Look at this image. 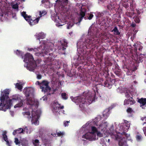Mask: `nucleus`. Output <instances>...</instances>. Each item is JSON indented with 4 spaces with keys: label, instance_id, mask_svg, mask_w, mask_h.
I'll use <instances>...</instances> for the list:
<instances>
[{
    "label": "nucleus",
    "instance_id": "1",
    "mask_svg": "<svg viewBox=\"0 0 146 146\" xmlns=\"http://www.w3.org/2000/svg\"><path fill=\"white\" fill-rule=\"evenodd\" d=\"M90 37L89 39H86L84 42H78V46L81 52L83 53V56H78L77 58L78 63L80 64H83L86 62L84 58L87 60L91 57V50L86 51V48L95 49L98 48L99 46V41L98 39Z\"/></svg>",
    "mask_w": 146,
    "mask_h": 146
},
{
    "label": "nucleus",
    "instance_id": "2",
    "mask_svg": "<svg viewBox=\"0 0 146 146\" xmlns=\"http://www.w3.org/2000/svg\"><path fill=\"white\" fill-rule=\"evenodd\" d=\"M9 90L7 89L1 92L0 97V110L6 111L7 109L10 108L12 102L19 100V97L17 95H13L11 99L9 100Z\"/></svg>",
    "mask_w": 146,
    "mask_h": 146
},
{
    "label": "nucleus",
    "instance_id": "3",
    "mask_svg": "<svg viewBox=\"0 0 146 146\" xmlns=\"http://www.w3.org/2000/svg\"><path fill=\"white\" fill-rule=\"evenodd\" d=\"M102 87V85L100 84H93L92 86V90L94 91V93L93 94L90 92L87 93L85 98V102L86 103L88 102L89 104H90L94 101V96L96 94V92L98 93V90L101 89Z\"/></svg>",
    "mask_w": 146,
    "mask_h": 146
},
{
    "label": "nucleus",
    "instance_id": "4",
    "mask_svg": "<svg viewBox=\"0 0 146 146\" xmlns=\"http://www.w3.org/2000/svg\"><path fill=\"white\" fill-rule=\"evenodd\" d=\"M24 61L28 63L27 67L29 70L33 71L37 66L35 61L32 55L29 53H27L24 56Z\"/></svg>",
    "mask_w": 146,
    "mask_h": 146
},
{
    "label": "nucleus",
    "instance_id": "5",
    "mask_svg": "<svg viewBox=\"0 0 146 146\" xmlns=\"http://www.w3.org/2000/svg\"><path fill=\"white\" fill-rule=\"evenodd\" d=\"M24 115H28L27 116L28 118H29V120H31L33 123H34L35 124L37 125L38 124V116L35 113V111H32V112L31 116H29L30 113L29 111H27L23 113Z\"/></svg>",
    "mask_w": 146,
    "mask_h": 146
},
{
    "label": "nucleus",
    "instance_id": "6",
    "mask_svg": "<svg viewBox=\"0 0 146 146\" xmlns=\"http://www.w3.org/2000/svg\"><path fill=\"white\" fill-rule=\"evenodd\" d=\"M49 82L46 80H44L41 82L40 87L42 92L45 93L50 91L51 88L49 86Z\"/></svg>",
    "mask_w": 146,
    "mask_h": 146
},
{
    "label": "nucleus",
    "instance_id": "7",
    "mask_svg": "<svg viewBox=\"0 0 146 146\" xmlns=\"http://www.w3.org/2000/svg\"><path fill=\"white\" fill-rule=\"evenodd\" d=\"M116 79H111V78L106 80L104 83V86L108 87L109 88H111L113 85L115 83Z\"/></svg>",
    "mask_w": 146,
    "mask_h": 146
},
{
    "label": "nucleus",
    "instance_id": "8",
    "mask_svg": "<svg viewBox=\"0 0 146 146\" xmlns=\"http://www.w3.org/2000/svg\"><path fill=\"white\" fill-rule=\"evenodd\" d=\"M60 43L61 46L58 47L59 49L62 50H64L66 49V48L68 46V42L65 39H62L60 40Z\"/></svg>",
    "mask_w": 146,
    "mask_h": 146
},
{
    "label": "nucleus",
    "instance_id": "9",
    "mask_svg": "<svg viewBox=\"0 0 146 146\" xmlns=\"http://www.w3.org/2000/svg\"><path fill=\"white\" fill-rule=\"evenodd\" d=\"M115 68L113 69L115 74L119 77H121L122 75V72L121 70L119 69V67L117 64L115 65Z\"/></svg>",
    "mask_w": 146,
    "mask_h": 146
},
{
    "label": "nucleus",
    "instance_id": "10",
    "mask_svg": "<svg viewBox=\"0 0 146 146\" xmlns=\"http://www.w3.org/2000/svg\"><path fill=\"white\" fill-rule=\"evenodd\" d=\"M94 135L91 133H87L85 135H83L82 137L83 138H84L91 141L94 140Z\"/></svg>",
    "mask_w": 146,
    "mask_h": 146
},
{
    "label": "nucleus",
    "instance_id": "11",
    "mask_svg": "<svg viewBox=\"0 0 146 146\" xmlns=\"http://www.w3.org/2000/svg\"><path fill=\"white\" fill-rule=\"evenodd\" d=\"M86 12V11H83L82 10H80V11L79 15V17L78 18V22L76 23V24H77L78 23H80L85 15Z\"/></svg>",
    "mask_w": 146,
    "mask_h": 146
},
{
    "label": "nucleus",
    "instance_id": "12",
    "mask_svg": "<svg viewBox=\"0 0 146 146\" xmlns=\"http://www.w3.org/2000/svg\"><path fill=\"white\" fill-rule=\"evenodd\" d=\"M131 99H125L124 102V104L125 105H127L130 104V105H133L135 103V101L134 100L132 97H131Z\"/></svg>",
    "mask_w": 146,
    "mask_h": 146
},
{
    "label": "nucleus",
    "instance_id": "13",
    "mask_svg": "<svg viewBox=\"0 0 146 146\" xmlns=\"http://www.w3.org/2000/svg\"><path fill=\"white\" fill-rule=\"evenodd\" d=\"M40 18V17H38L36 19H32L31 18V20H30L28 23L29 25L31 26L35 25L38 23Z\"/></svg>",
    "mask_w": 146,
    "mask_h": 146
},
{
    "label": "nucleus",
    "instance_id": "14",
    "mask_svg": "<svg viewBox=\"0 0 146 146\" xmlns=\"http://www.w3.org/2000/svg\"><path fill=\"white\" fill-rule=\"evenodd\" d=\"M24 130L21 128H20L14 130L13 133V134L14 135H15L17 134L24 133Z\"/></svg>",
    "mask_w": 146,
    "mask_h": 146
},
{
    "label": "nucleus",
    "instance_id": "15",
    "mask_svg": "<svg viewBox=\"0 0 146 146\" xmlns=\"http://www.w3.org/2000/svg\"><path fill=\"white\" fill-rule=\"evenodd\" d=\"M118 144L120 146H128L127 145L126 140L125 138L120 139L119 141Z\"/></svg>",
    "mask_w": 146,
    "mask_h": 146
},
{
    "label": "nucleus",
    "instance_id": "16",
    "mask_svg": "<svg viewBox=\"0 0 146 146\" xmlns=\"http://www.w3.org/2000/svg\"><path fill=\"white\" fill-rule=\"evenodd\" d=\"M35 36L36 39L39 40L44 39L45 36V35L43 32L36 34Z\"/></svg>",
    "mask_w": 146,
    "mask_h": 146
},
{
    "label": "nucleus",
    "instance_id": "17",
    "mask_svg": "<svg viewBox=\"0 0 146 146\" xmlns=\"http://www.w3.org/2000/svg\"><path fill=\"white\" fill-rule=\"evenodd\" d=\"M107 126V122H106L104 123H102L99 125V128L102 131H104Z\"/></svg>",
    "mask_w": 146,
    "mask_h": 146
},
{
    "label": "nucleus",
    "instance_id": "18",
    "mask_svg": "<svg viewBox=\"0 0 146 146\" xmlns=\"http://www.w3.org/2000/svg\"><path fill=\"white\" fill-rule=\"evenodd\" d=\"M110 109L109 108L106 109L103 112V116L106 119L109 116L110 114Z\"/></svg>",
    "mask_w": 146,
    "mask_h": 146
},
{
    "label": "nucleus",
    "instance_id": "19",
    "mask_svg": "<svg viewBox=\"0 0 146 146\" xmlns=\"http://www.w3.org/2000/svg\"><path fill=\"white\" fill-rule=\"evenodd\" d=\"M138 102L141 104V106H144L146 104V98H141L138 100Z\"/></svg>",
    "mask_w": 146,
    "mask_h": 146
},
{
    "label": "nucleus",
    "instance_id": "20",
    "mask_svg": "<svg viewBox=\"0 0 146 146\" xmlns=\"http://www.w3.org/2000/svg\"><path fill=\"white\" fill-rule=\"evenodd\" d=\"M136 138L137 141H140L142 140L143 139V137L138 132L137 133Z\"/></svg>",
    "mask_w": 146,
    "mask_h": 146
},
{
    "label": "nucleus",
    "instance_id": "21",
    "mask_svg": "<svg viewBox=\"0 0 146 146\" xmlns=\"http://www.w3.org/2000/svg\"><path fill=\"white\" fill-rule=\"evenodd\" d=\"M27 104L33 106L34 104V102L33 99L29 98L27 100Z\"/></svg>",
    "mask_w": 146,
    "mask_h": 146
},
{
    "label": "nucleus",
    "instance_id": "22",
    "mask_svg": "<svg viewBox=\"0 0 146 146\" xmlns=\"http://www.w3.org/2000/svg\"><path fill=\"white\" fill-rule=\"evenodd\" d=\"M111 32H114V34L116 35H119L120 34V33L119 32L117 28L116 27H115L111 31Z\"/></svg>",
    "mask_w": 146,
    "mask_h": 146
},
{
    "label": "nucleus",
    "instance_id": "23",
    "mask_svg": "<svg viewBox=\"0 0 146 146\" xmlns=\"http://www.w3.org/2000/svg\"><path fill=\"white\" fill-rule=\"evenodd\" d=\"M7 133V132L6 131H5L3 132L2 134L3 138L5 141H6V140L8 139Z\"/></svg>",
    "mask_w": 146,
    "mask_h": 146
},
{
    "label": "nucleus",
    "instance_id": "24",
    "mask_svg": "<svg viewBox=\"0 0 146 146\" xmlns=\"http://www.w3.org/2000/svg\"><path fill=\"white\" fill-rule=\"evenodd\" d=\"M21 143L22 146H28V141L26 140H21Z\"/></svg>",
    "mask_w": 146,
    "mask_h": 146
},
{
    "label": "nucleus",
    "instance_id": "25",
    "mask_svg": "<svg viewBox=\"0 0 146 146\" xmlns=\"http://www.w3.org/2000/svg\"><path fill=\"white\" fill-rule=\"evenodd\" d=\"M32 91L31 90H30L29 89H27L25 92V94L26 96L27 97H29L32 94L31 93V92Z\"/></svg>",
    "mask_w": 146,
    "mask_h": 146
},
{
    "label": "nucleus",
    "instance_id": "26",
    "mask_svg": "<svg viewBox=\"0 0 146 146\" xmlns=\"http://www.w3.org/2000/svg\"><path fill=\"white\" fill-rule=\"evenodd\" d=\"M16 54L18 56H20L22 58H23V52L21 51L17 50L15 52Z\"/></svg>",
    "mask_w": 146,
    "mask_h": 146
},
{
    "label": "nucleus",
    "instance_id": "27",
    "mask_svg": "<svg viewBox=\"0 0 146 146\" xmlns=\"http://www.w3.org/2000/svg\"><path fill=\"white\" fill-rule=\"evenodd\" d=\"M61 96L62 99L64 100H67L68 97L67 94L65 93H62L61 94Z\"/></svg>",
    "mask_w": 146,
    "mask_h": 146
},
{
    "label": "nucleus",
    "instance_id": "28",
    "mask_svg": "<svg viewBox=\"0 0 146 146\" xmlns=\"http://www.w3.org/2000/svg\"><path fill=\"white\" fill-rule=\"evenodd\" d=\"M23 105V101L22 100H21L20 102L16 104L14 106L15 108H19L21 107Z\"/></svg>",
    "mask_w": 146,
    "mask_h": 146
},
{
    "label": "nucleus",
    "instance_id": "29",
    "mask_svg": "<svg viewBox=\"0 0 146 146\" xmlns=\"http://www.w3.org/2000/svg\"><path fill=\"white\" fill-rule=\"evenodd\" d=\"M15 87L19 90H21L23 88L22 86L19 83H17L15 84Z\"/></svg>",
    "mask_w": 146,
    "mask_h": 146
},
{
    "label": "nucleus",
    "instance_id": "30",
    "mask_svg": "<svg viewBox=\"0 0 146 146\" xmlns=\"http://www.w3.org/2000/svg\"><path fill=\"white\" fill-rule=\"evenodd\" d=\"M131 94V92L129 90H126L125 93V97L127 98H131V97H130Z\"/></svg>",
    "mask_w": 146,
    "mask_h": 146
},
{
    "label": "nucleus",
    "instance_id": "31",
    "mask_svg": "<svg viewBox=\"0 0 146 146\" xmlns=\"http://www.w3.org/2000/svg\"><path fill=\"white\" fill-rule=\"evenodd\" d=\"M114 7V5L112 4H109L107 5V8L109 10H111Z\"/></svg>",
    "mask_w": 146,
    "mask_h": 146
},
{
    "label": "nucleus",
    "instance_id": "32",
    "mask_svg": "<svg viewBox=\"0 0 146 146\" xmlns=\"http://www.w3.org/2000/svg\"><path fill=\"white\" fill-rule=\"evenodd\" d=\"M56 105H57V106L54 108V109L55 110L56 109H56L58 108V109H62L64 108L63 106H60V104H57Z\"/></svg>",
    "mask_w": 146,
    "mask_h": 146
},
{
    "label": "nucleus",
    "instance_id": "33",
    "mask_svg": "<svg viewBox=\"0 0 146 146\" xmlns=\"http://www.w3.org/2000/svg\"><path fill=\"white\" fill-rule=\"evenodd\" d=\"M92 133L94 134L98 132V130L97 128L95 127L92 126Z\"/></svg>",
    "mask_w": 146,
    "mask_h": 146
},
{
    "label": "nucleus",
    "instance_id": "34",
    "mask_svg": "<svg viewBox=\"0 0 146 146\" xmlns=\"http://www.w3.org/2000/svg\"><path fill=\"white\" fill-rule=\"evenodd\" d=\"M74 25V24H73L71 22L68 23L67 25V28L68 29H70Z\"/></svg>",
    "mask_w": 146,
    "mask_h": 146
},
{
    "label": "nucleus",
    "instance_id": "35",
    "mask_svg": "<svg viewBox=\"0 0 146 146\" xmlns=\"http://www.w3.org/2000/svg\"><path fill=\"white\" fill-rule=\"evenodd\" d=\"M28 22H29L31 19V16H28V15L24 18Z\"/></svg>",
    "mask_w": 146,
    "mask_h": 146
},
{
    "label": "nucleus",
    "instance_id": "36",
    "mask_svg": "<svg viewBox=\"0 0 146 146\" xmlns=\"http://www.w3.org/2000/svg\"><path fill=\"white\" fill-rule=\"evenodd\" d=\"M14 142L16 145H19L21 143V141H19L18 139L17 138H15Z\"/></svg>",
    "mask_w": 146,
    "mask_h": 146
},
{
    "label": "nucleus",
    "instance_id": "37",
    "mask_svg": "<svg viewBox=\"0 0 146 146\" xmlns=\"http://www.w3.org/2000/svg\"><path fill=\"white\" fill-rule=\"evenodd\" d=\"M39 13V15L40 17L44 15L46 13V11L44 10L43 11H40Z\"/></svg>",
    "mask_w": 146,
    "mask_h": 146
},
{
    "label": "nucleus",
    "instance_id": "38",
    "mask_svg": "<svg viewBox=\"0 0 146 146\" xmlns=\"http://www.w3.org/2000/svg\"><path fill=\"white\" fill-rule=\"evenodd\" d=\"M136 45H137V47H138V50L139 51H141L143 49V47L140 45V44H137Z\"/></svg>",
    "mask_w": 146,
    "mask_h": 146
},
{
    "label": "nucleus",
    "instance_id": "39",
    "mask_svg": "<svg viewBox=\"0 0 146 146\" xmlns=\"http://www.w3.org/2000/svg\"><path fill=\"white\" fill-rule=\"evenodd\" d=\"M137 43H135L134 45H133V46L134 47V52H136L137 54V48H138V47H137V45H136Z\"/></svg>",
    "mask_w": 146,
    "mask_h": 146
},
{
    "label": "nucleus",
    "instance_id": "40",
    "mask_svg": "<svg viewBox=\"0 0 146 146\" xmlns=\"http://www.w3.org/2000/svg\"><path fill=\"white\" fill-rule=\"evenodd\" d=\"M127 112L129 113H131L133 112V110L131 108H129L127 109Z\"/></svg>",
    "mask_w": 146,
    "mask_h": 146
},
{
    "label": "nucleus",
    "instance_id": "41",
    "mask_svg": "<svg viewBox=\"0 0 146 146\" xmlns=\"http://www.w3.org/2000/svg\"><path fill=\"white\" fill-rule=\"evenodd\" d=\"M64 133L63 132H61V131H60L58 133H57V135L58 136H62L64 135Z\"/></svg>",
    "mask_w": 146,
    "mask_h": 146
},
{
    "label": "nucleus",
    "instance_id": "42",
    "mask_svg": "<svg viewBox=\"0 0 146 146\" xmlns=\"http://www.w3.org/2000/svg\"><path fill=\"white\" fill-rule=\"evenodd\" d=\"M123 6L126 8H128L129 7V4L127 2L124 3L123 4Z\"/></svg>",
    "mask_w": 146,
    "mask_h": 146
},
{
    "label": "nucleus",
    "instance_id": "43",
    "mask_svg": "<svg viewBox=\"0 0 146 146\" xmlns=\"http://www.w3.org/2000/svg\"><path fill=\"white\" fill-rule=\"evenodd\" d=\"M18 6L17 4L14 5L13 6V8L15 9H18Z\"/></svg>",
    "mask_w": 146,
    "mask_h": 146
},
{
    "label": "nucleus",
    "instance_id": "44",
    "mask_svg": "<svg viewBox=\"0 0 146 146\" xmlns=\"http://www.w3.org/2000/svg\"><path fill=\"white\" fill-rule=\"evenodd\" d=\"M39 142V140L38 139H36L35 140L34 142H33L34 144L35 145V146H36V145L35 144H37Z\"/></svg>",
    "mask_w": 146,
    "mask_h": 146
},
{
    "label": "nucleus",
    "instance_id": "45",
    "mask_svg": "<svg viewBox=\"0 0 146 146\" xmlns=\"http://www.w3.org/2000/svg\"><path fill=\"white\" fill-rule=\"evenodd\" d=\"M97 132V135L98 136L100 137H102L103 136V134L101 133L100 131L98 132V131Z\"/></svg>",
    "mask_w": 146,
    "mask_h": 146
},
{
    "label": "nucleus",
    "instance_id": "46",
    "mask_svg": "<svg viewBox=\"0 0 146 146\" xmlns=\"http://www.w3.org/2000/svg\"><path fill=\"white\" fill-rule=\"evenodd\" d=\"M69 122V121H66L64 122V126L66 127V126H68Z\"/></svg>",
    "mask_w": 146,
    "mask_h": 146
},
{
    "label": "nucleus",
    "instance_id": "47",
    "mask_svg": "<svg viewBox=\"0 0 146 146\" xmlns=\"http://www.w3.org/2000/svg\"><path fill=\"white\" fill-rule=\"evenodd\" d=\"M27 15L26 14V12L23 11L22 13V16L25 18V17H26Z\"/></svg>",
    "mask_w": 146,
    "mask_h": 146
},
{
    "label": "nucleus",
    "instance_id": "48",
    "mask_svg": "<svg viewBox=\"0 0 146 146\" xmlns=\"http://www.w3.org/2000/svg\"><path fill=\"white\" fill-rule=\"evenodd\" d=\"M42 77V75L40 74L37 75V78L38 79H40Z\"/></svg>",
    "mask_w": 146,
    "mask_h": 146
},
{
    "label": "nucleus",
    "instance_id": "49",
    "mask_svg": "<svg viewBox=\"0 0 146 146\" xmlns=\"http://www.w3.org/2000/svg\"><path fill=\"white\" fill-rule=\"evenodd\" d=\"M94 15L92 14H90L89 17H88V19L90 20H91L93 17Z\"/></svg>",
    "mask_w": 146,
    "mask_h": 146
},
{
    "label": "nucleus",
    "instance_id": "50",
    "mask_svg": "<svg viewBox=\"0 0 146 146\" xmlns=\"http://www.w3.org/2000/svg\"><path fill=\"white\" fill-rule=\"evenodd\" d=\"M52 58L51 57H48L47 58V59L46 60V61L50 62L52 60Z\"/></svg>",
    "mask_w": 146,
    "mask_h": 146
},
{
    "label": "nucleus",
    "instance_id": "51",
    "mask_svg": "<svg viewBox=\"0 0 146 146\" xmlns=\"http://www.w3.org/2000/svg\"><path fill=\"white\" fill-rule=\"evenodd\" d=\"M43 100L44 101L47 100V96H44L42 98Z\"/></svg>",
    "mask_w": 146,
    "mask_h": 146
},
{
    "label": "nucleus",
    "instance_id": "52",
    "mask_svg": "<svg viewBox=\"0 0 146 146\" xmlns=\"http://www.w3.org/2000/svg\"><path fill=\"white\" fill-rule=\"evenodd\" d=\"M44 54L45 55L49 54L50 55V53L48 52V50H46V51L44 52Z\"/></svg>",
    "mask_w": 146,
    "mask_h": 146
},
{
    "label": "nucleus",
    "instance_id": "53",
    "mask_svg": "<svg viewBox=\"0 0 146 146\" xmlns=\"http://www.w3.org/2000/svg\"><path fill=\"white\" fill-rule=\"evenodd\" d=\"M5 141L6 142L7 144L8 145V146H9L11 145L9 143V142L8 139L6 140V141Z\"/></svg>",
    "mask_w": 146,
    "mask_h": 146
},
{
    "label": "nucleus",
    "instance_id": "54",
    "mask_svg": "<svg viewBox=\"0 0 146 146\" xmlns=\"http://www.w3.org/2000/svg\"><path fill=\"white\" fill-rule=\"evenodd\" d=\"M40 84L41 82H39L38 81H37L36 82V84L38 85L39 86V87L40 86Z\"/></svg>",
    "mask_w": 146,
    "mask_h": 146
},
{
    "label": "nucleus",
    "instance_id": "55",
    "mask_svg": "<svg viewBox=\"0 0 146 146\" xmlns=\"http://www.w3.org/2000/svg\"><path fill=\"white\" fill-rule=\"evenodd\" d=\"M48 0H43L41 1L42 3H44L46 2H47Z\"/></svg>",
    "mask_w": 146,
    "mask_h": 146
},
{
    "label": "nucleus",
    "instance_id": "56",
    "mask_svg": "<svg viewBox=\"0 0 146 146\" xmlns=\"http://www.w3.org/2000/svg\"><path fill=\"white\" fill-rule=\"evenodd\" d=\"M131 26L132 27H135L136 26V24L135 23H133L131 24Z\"/></svg>",
    "mask_w": 146,
    "mask_h": 146
},
{
    "label": "nucleus",
    "instance_id": "57",
    "mask_svg": "<svg viewBox=\"0 0 146 146\" xmlns=\"http://www.w3.org/2000/svg\"><path fill=\"white\" fill-rule=\"evenodd\" d=\"M122 134L124 135H125L126 137H127V134L124 131H123V132L122 133Z\"/></svg>",
    "mask_w": 146,
    "mask_h": 146
},
{
    "label": "nucleus",
    "instance_id": "58",
    "mask_svg": "<svg viewBox=\"0 0 146 146\" xmlns=\"http://www.w3.org/2000/svg\"><path fill=\"white\" fill-rule=\"evenodd\" d=\"M145 55H146V54H140V56H141L140 57H141L142 56L143 57H144L145 56Z\"/></svg>",
    "mask_w": 146,
    "mask_h": 146
},
{
    "label": "nucleus",
    "instance_id": "59",
    "mask_svg": "<svg viewBox=\"0 0 146 146\" xmlns=\"http://www.w3.org/2000/svg\"><path fill=\"white\" fill-rule=\"evenodd\" d=\"M36 55L38 56L39 55H41V53L40 52H38V53H36Z\"/></svg>",
    "mask_w": 146,
    "mask_h": 146
},
{
    "label": "nucleus",
    "instance_id": "60",
    "mask_svg": "<svg viewBox=\"0 0 146 146\" xmlns=\"http://www.w3.org/2000/svg\"><path fill=\"white\" fill-rule=\"evenodd\" d=\"M126 126L127 127V128L128 129L130 127V125L129 124H126Z\"/></svg>",
    "mask_w": 146,
    "mask_h": 146
},
{
    "label": "nucleus",
    "instance_id": "61",
    "mask_svg": "<svg viewBox=\"0 0 146 146\" xmlns=\"http://www.w3.org/2000/svg\"><path fill=\"white\" fill-rule=\"evenodd\" d=\"M51 135L54 137H55L56 136V133L54 134H51Z\"/></svg>",
    "mask_w": 146,
    "mask_h": 146
},
{
    "label": "nucleus",
    "instance_id": "62",
    "mask_svg": "<svg viewBox=\"0 0 146 146\" xmlns=\"http://www.w3.org/2000/svg\"><path fill=\"white\" fill-rule=\"evenodd\" d=\"M29 51H31L32 50H33V48H30V49H29Z\"/></svg>",
    "mask_w": 146,
    "mask_h": 146
},
{
    "label": "nucleus",
    "instance_id": "63",
    "mask_svg": "<svg viewBox=\"0 0 146 146\" xmlns=\"http://www.w3.org/2000/svg\"><path fill=\"white\" fill-rule=\"evenodd\" d=\"M109 64L110 66H111L112 65V64L111 62H110L109 63Z\"/></svg>",
    "mask_w": 146,
    "mask_h": 146
},
{
    "label": "nucleus",
    "instance_id": "64",
    "mask_svg": "<svg viewBox=\"0 0 146 146\" xmlns=\"http://www.w3.org/2000/svg\"><path fill=\"white\" fill-rule=\"evenodd\" d=\"M0 16H1V17H2V16H3V14L1 13V14H0Z\"/></svg>",
    "mask_w": 146,
    "mask_h": 146
}]
</instances>
